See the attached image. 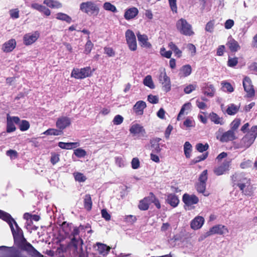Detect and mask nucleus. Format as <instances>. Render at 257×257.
<instances>
[{
    "label": "nucleus",
    "mask_w": 257,
    "mask_h": 257,
    "mask_svg": "<svg viewBox=\"0 0 257 257\" xmlns=\"http://www.w3.org/2000/svg\"><path fill=\"white\" fill-rule=\"evenodd\" d=\"M216 138L222 143L232 141L236 139L235 132L232 130H229L222 134L216 133Z\"/></svg>",
    "instance_id": "9b49d317"
},
{
    "label": "nucleus",
    "mask_w": 257,
    "mask_h": 257,
    "mask_svg": "<svg viewBox=\"0 0 257 257\" xmlns=\"http://www.w3.org/2000/svg\"><path fill=\"white\" fill-rule=\"evenodd\" d=\"M183 202L187 206L197 204L199 201L198 198L195 195L185 194L182 197Z\"/></svg>",
    "instance_id": "dca6fc26"
},
{
    "label": "nucleus",
    "mask_w": 257,
    "mask_h": 257,
    "mask_svg": "<svg viewBox=\"0 0 257 257\" xmlns=\"http://www.w3.org/2000/svg\"><path fill=\"white\" fill-rule=\"evenodd\" d=\"M146 107V103L142 100L138 101L133 107L134 112L138 115H141L144 113V109Z\"/></svg>",
    "instance_id": "412c9836"
},
{
    "label": "nucleus",
    "mask_w": 257,
    "mask_h": 257,
    "mask_svg": "<svg viewBox=\"0 0 257 257\" xmlns=\"http://www.w3.org/2000/svg\"><path fill=\"white\" fill-rule=\"evenodd\" d=\"M74 154L78 158H83L86 155V152L81 148H78L74 150Z\"/></svg>",
    "instance_id": "09e8293b"
},
{
    "label": "nucleus",
    "mask_w": 257,
    "mask_h": 257,
    "mask_svg": "<svg viewBox=\"0 0 257 257\" xmlns=\"http://www.w3.org/2000/svg\"><path fill=\"white\" fill-rule=\"evenodd\" d=\"M21 249L17 248L15 247H8L6 246H0V251L4 250L6 249H9V251L10 253V255L9 257H28L26 254L24 252V250H25L23 249L21 245H23L24 244H19L16 243ZM26 251H27L26 250Z\"/></svg>",
    "instance_id": "6e6552de"
},
{
    "label": "nucleus",
    "mask_w": 257,
    "mask_h": 257,
    "mask_svg": "<svg viewBox=\"0 0 257 257\" xmlns=\"http://www.w3.org/2000/svg\"><path fill=\"white\" fill-rule=\"evenodd\" d=\"M125 37L127 44L131 43V42H134L136 41V37L134 32L130 29L126 31L125 33Z\"/></svg>",
    "instance_id": "473e14b6"
},
{
    "label": "nucleus",
    "mask_w": 257,
    "mask_h": 257,
    "mask_svg": "<svg viewBox=\"0 0 257 257\" xmlns=\"http://www.w3.org/2000/svg\"><path fill=\"white\" fill-rule=\"evenodd\" d=\"M240 124V119L239 118H235L231 123V130L235 132Z\"/></svg>",
    "instance_id": "5fc2aeb1"
},
{
    "label": "nucleus",
    "mask_w": 257,
    "mask_h": 257,
    "mask_svg": "<svg viewBox=\"0 0 257 257\" xmlns=\"http://www.w3.org/2000/svg\"><path fill=\"white\" fill-rule=\"evenodd\" d=\"M0 218L7 222L11 227L15 243L24 244L21 248L27 251L28 253L34 257H43L30 243L24 238L22 230L19 227L16 221L11 215L0 210Z\"/></svg>",
    "instance_id": "f257e3e1"
},
{
    "label": "nucleus",
    "mask_w": 257,
    "mask_h": 257,
    "mask_svg": "<svg viewBox=\"0 0 257 257\" xmlns=\"http://www.w3.org/2000/svg\"><path fill=\"white\" fill-rule=\"evenodd\" d=\"M16 45L15 39H11L3 45L2 50L4 52H11L16 48Z\"/></svg>",
    "instance_id": "6ab92c4d"
},
{
    "label": "nucleus",
    "mask_w": 257,
    "mask_h": 257,
    "mask_svg": "<svg viewBox=\"0 0 257 257\" xmlns=\"http://www.w3.org/2000/svg\"><path fill=\"white\" fill-rule=\"evenodd\" d=\"M148 100L152 104H156L159 101V97L156 95L150 94L148 96Z\"/></svg>",
    "instance_id": "680f3d73"
},
{
    "label": "nucleus",
    "mask_w": 257,
    "mask_h": 257,
    "mask_svg": "<svg viewBox=\"0 0 257 257\" xmlns=\"http://www.w3.org/2000/svg\"><path fill=\"white\" fill-rule=\"evenodd\" d=\"M196 87V84H190L184 86V91L186 94H189L191 93L193 90H195Z\"/></svg>",
    "instance_id": "49530a36"
},
{
    "label": "nucleus",
    "mask_w": 257,
    "mask_h": 257,
    "mask_svg": "<svg viewBox=\"0 0 257 257\" xmlns=\"http://www.w3.org/2000/svg\"><path fill=\"white\" fill-rule=\"evenodd\" d=\"M132 167L134 169H137L140 167V161L137 158H134L133 159L132 162Z\"/></svg>",
    "instance_id": "69168bd1"
},
{
    "label": "nucleus",
    "mask_w": 257,
    "mask_h": 257,
    "mask_svg": "<svg viewBox=\"0 0 257 257\" xmlns=\"http://www.w3.org/2000/svg\"><path fill=\"white\" fill-rule=\"evenodd\" d=\"M204 223V219L203 217L196 216L191 221V227L194 230L198 229L202 226Z\"/></svg>",
    "instance_id": "4be33fe9"
},
{
    "label": "nucleus",
    "mask_w": 257,
    "mask_h": 257,
    "mask_svg": "<svg viewBox=\"0 0 257 257\" xmlns=\"http://www.w3.org/2000/svg\"><path fill=\"white\" fill-rule=\"evenodd\" d=\"M192 69L190 65H184L180 70L179 75L181 77H186L191 74Z\"/></svg>",
    "instance_id": "f704fd0d"
},
{
    "label": "nucleus",
    "mask_w": 257,
    "mask_h": 257,
    "mask_svg": "<svg viewBox=\"0 0 257 257\" xmlns=\"http://www.w3.org/2000/svg\"><path fill=\"white\" fill-rule=\"evenodd\" d=\"M96 245L98 247L97 250L100 254L104 256L108 254L110 249L109 246L99 242L97 243Z\"/></svg>",
    "instance_id": "7c9ffc66"
},
{
    "label": "nucleus",
    "mask_w": 257,
    "mask_h": 257,
    "mask_svg": "<svg viewBox=\"0 0 257 257\" xmlns=\"http://www.w3.org/2000/svg\"><path fill=\"white\" fill-rule=\"evenodd\" d=\"M71 123L70 119L66 116L59 118L56 123V126L62 131L63 130L68 126Z\"/></svg>",
    "instance_id": "a211bd4d"
},
{
    "label": "nucleus",
    "mask_w": 257,
    "mask_h": 257,
    "mask_svg": "<svg viewBox=\"0 0 257 257\" xmlns=\"http://www.w3.org/2000/svg\"><path fill=\"white\" fill-rule=\"evenodd\" d=\"M93 47V44L90 41L89 36H88V40L85 46L84 53L86 54L90 53Z\"/></svg>",
    "instance_id": "a18cd8bd"
},
{
    "label": "nucleus",
    "mask_w": 257,
    "mask_h": 257,
    "mask_svg": "<svg viewBox=\"0 0 257 257\" xmlns=\"http://www.w3.org/2000/svg\"><path fill=\"white\" fill-rule=\"evenodd\" d=\"M208 148L209 146L207 144L203 145L201 143H198L196 145V150L201 153L206 151Z\"/></svg>",
    "instance_id": "603ef678"
},
{
    "label": "nucleus",
    "mask_w": 257,
    "mask_h": 257,
    "mask_svg": "<svg viewBox=\"0 0 257 257\" xmlns=\"http://www.w3.org/2000/svg\"><path fill=\"white\" fill-rule=\"evenodd\" d=\"M130 132L134 136H138L140 137H146V132L144 127L139 123H133L130 128Z\"/></svg>",
    "instance_id": "9d476101"
},
{
    "label": "nucleus",
    "mask_w": 257,
    "mask_h": 257,
    "mask_svg": "<svg viewBox=\"0 0 257 257\" xmlns=\"http://www.w3.org/2000/svg\"><path fill=\"white\" fill-rule=\"evenodd\" d=\"M228 232L227 228L224 225L218 224L213 226L209 231L206 232L204 234V237H207L215 234L223 235Z\"/></svg>",
    "instance_id": "1a4fd4ad"
},
{
    "label": "nucleus",
    "mask_w": 257,
    "mask_h": 257,
    "mask_svg": "<svg viewBox=\"0 0 257 257\" xmlns=\"http://www.w3.org/2000/svg\"><path fill=\"white\" fill-rule=\"evenodd\" d=\"M92 202L89 194H86L84 199V206L87 210H90L92 208Z\"/></svg>",
    "instance_id": "c9c22d12"
},
{
    "label": "nucleus",
    "mask_w": 257,
    "mask_h": 257,
    "mask_svg": "<svg viewBox=\"0 0 257 257\" xmlns=\"http://www.w3.org/2000/svg\"><path fill=\"white\" fill-rule=\"evenodd\" d=\"M209 118L210 120L216 124L223 125L224 121L222 117H220L216 113L211 112L209 115Z\"/></svg>",
    "instance_id": "cd10ccee"
},
{
    "label": "nucleus",
    "mask_w": 257,
    "mask_h": 257,
    "mask_svg": "<svg viewBox=\"0 0 257 257\" xmlns=\"http://www.w3.org/2000/svg\"><path fill=\"white\" fill-rule=\"evenodd\" d=\"M234 21L232 20L228 19L226 21L225 24H224V27L226 29H231L233 26L234 25Z\"/></svg>",
    "instance_id": "774afa93"
},
{
    "label": "nucleus",
    "mask_w": 257,
    "mask_h": 257,
    "mask_svg": "<svg viewBox=\"0 0 257 257\" xmlns=\"http://www.w3.org/2000/svg\"><path fill=\"white\" fill-rule=\"evenodd\" d=\"M138 40L139 44L141 47H145L147 48H150L152 45L148 41V37L146 34H141L139 32L137 34Z\"/></svg>",
    "instance_id": "aec40b11"
},
{
    "label": "nucleus",
    "mask_w": 257,
    "mask_h": 257,
    "mask_svg": "<svg viewBox=\"0 0 257 257\" xmlns=\"http://www.w3.org/2000/svg\"><path fill=\"white\" fill-rule=\"evenodd\" d=\"M149 202L148 199L144 198L140 201L139 208L141 210H146L149 207Z\"/></svg>",
    "instance_id": "79ce46f5"
},
{
    "label": "nucleus",
    "mask_w": 257,
    "mask_h": 257,
    "mask_svg": "<svg viewBox=\"0 0 257 257\" xmlns=\"http://www.w3.org/2000/svg\"><path fill=\"white\" fill-rule=\"evenodd\" d=\"M166 201L167 203L173 207L177 206L179 203V200L178 197L174 194H169L167 196Z\"/></svg>",
    "instance_id": "bb28decb"
},
{
    "label": "nucleus",
    "mask_w": 257,
    "mask_h": 257,
    "mask_svg": "<svg viewBox=\"0 0 257 257\" xmlns=\"http://www.w3.org/2000/svg\"><path fill=\"white\" fill-rule=\"evenodd\" d=\"M183 124L186 127H194L195 125L194 121L192 118H187Z\"/></svg>",
    "instance_id": "bf43d9fd"
},
{
    "label": "nucleus",
    "mask_w": 257,
    "mask_h": 257,
    "mask_svg": "<svg viewBox=\"0 0 257 257\" xmlns=\"http://www.w3.org/2000/svg\"><path fill=\"white\" fill-rule=\"evenodd\" d=\"M214 27V20H211L206 24L205 31L209 33H212L213 32Z\"/></svg>",
    "instance_id": "864d4df0"
},
{
    "label": "nucleus",
    "mask_w": 257,
    "mask_h": 257,
    "mask_svg": "<svg viewBox=\"0 0 257 257\" xmlns=\"http://www.w3.org/2000/svg\"><path fill=\"white\" fill-rule=\"evenodd\" d=\"M176 27L177 31L182 35L191 36L194 34L192 26L183 18L177 21Z\"/></svg>",
    "instance_id": "20e7f679"
},
{
    "label": "nucleus",
    "mask_w": 257,
    "mask_h": 257,
    "mask_svg": "<svg viewBox=\"0 0 257 257\" xmlns=\"http://www.w3.org/2000/svg\"><path fill=\"white\" fill-rule=\"evenodd\" d=\"M123 120V117L119 114L115 115L112 120L113 123L114 125L120 124Z\"/></svg>",
    "instance_id": "4d7b16f0"
},
{
    "label": "nucleus",
    "mask_w": 257,
    "mask_h": 257,
    "mask_svg": "<svg viewBox=\"0 0 257 257\" xmlns=\"http://www.w3.org/2000/svg\"><path fill=\"white\" fill-rule=\"evenodd\" d=\"M56 18L59 20L65 21L69 24L72 22V18L68 15L63 13H57L56 15Z\"/></svg>",
    "instance_id": "72a5a7b5"
},
{
    "label": "nucleus",
    "mask_w": 257,
    "mask_h": 257,
    "mask_svg": "<svg viewBox=\"0 0 257 257\" xmlns=\"http://www.w3.org/2000/svg\"><path fill=\"white\" fill-rule=\"evenodd\" d=\"M83 243V240L79 236L73 237L70 242L71 245L74 247L75 250H77L79 247H80V249L82 250Z\"/></svg>",
    "instance_id": "a878e982"
},
{
    "label": "nucleus",
    "mask_w": 257,
    "mask_h": 257,
    "mask_svg": "<svg viewBox=\"0 0 257 257\" xmlns=\"http://www.w3.org/2000/svg\"><path fill=\"white\" fill-rule=\"evenodd\" d=\"M238 106L233 104H231L228 105L226 109V112L229 115H234L238 111Z\"/></svg>",
    "instance_id": "ea45409f"
},
{
    "label": "nucleus",
    "mask_w": 257,
    "mask_h": 257,
    "mask_svg": "<svg viewBox=\"0 0 257 257\" xmlns=\"http://www.w3.org/2000/svg\"><path fill=\"white\" fill-rule=\"evenodd\" d=\"M207 171L204 170L200 175L198 182L196 185V188L199 193L203 194L204 196H208L209 193H205L206 182L207 180Z\"/></svg>",
    "instance_id": "0eeeda50"
},
{
    "label": "nucleus",
    "mask_w": 257,
    "mask_h": 257,
    "mask_svg": "<svg viewBox=\"0 0 257 257\" xmlns=\"http://www.w3.org/2000/svg\"><path fill=\"white\" fill-rule=\"evenodd\" d=\"M6 155L10 157L12 160L15 159L18 157V154L15 150H10L7 151Z\"/></svg>",
    "instance_id": "13d9d810"
},
{
    "label": "nucleus",
    "mask_w": 257,
    "mask_h": 257,
    "mask_svg": "<svg viewBox=\"0 0 257 257\" xmlns=\"http://www.w3.org/2000/svg\"><path fill=\"white\" fill-rule=\"evenodd\" d=\"M143 83L145 85L149 87L151 89L155 88L153 81L152 79V77L150 75H147L144 79Z\"/></svg>",
    "instance_id": "a19ab883"
},
{
    "label": "nucleus",
    "mask_w": 257,
    "mask_h": 257,
    "mask_svg": "<svg viewBox=\"0 0 257 257\" xmlns=\"http://www.w3.org/2000/svg\"><path fill=\"white\" fill-rule=\"evenodd\" d=\"M254 191V189L253 188V186L251 185V183L249 184L248 186L245 187L244 188V189L242 190V193L246 196H251L253 194Z\"/></svg>",
    "instance_id": "37998d69"
},
{
    "label": "nucleus",
    "mask_w": 257,
    "mask_h": 257,
    "mask_svg": "<svg viewBox=\"0 0 257 257\" xmlns=\"http://www.w3.org/2000/svg\"><path fill=\"white\" fill-rule=\"evenodd\" d=\"M39 37V33L38 31H36L33 34H26L23 37L24 44L26 46L30 45L35 42Z\"/></svg>",
    "instance_id": "2eb2a0df"
},
{
    "label": "nucleus",
    "mask_w": 257,
    "mask_h": 257,
    "mask_svg": "<svg viewBox=\"0 0 257 257\" xmlns=\"http://www.w3.org/2000/svg\"><path fill=\"white\" fill-rule=\"evenodd\" d=\"M80 10L90 16L96 17L99 13V6L92 1L83 2L80 5Z\"/></svg>",
    "instance_id": "7ed1b4c3"
},
{
    "label": "nucleus",
    "mask_w": 257,
    "mask_h": 257,
    "mask_svg": "<svg viewBox=\"0 0 257 257\" xmlns=\"http://www.w3.org/2000/svg\"><path fill=\"white\" fill-rule=\"evenodd\" d=\"M192 148V145L189 142H186L185 143L184 145V152L187 158H189L190 157Z\"/></svg>",
    "instance_id": "e433bc0d"
},
{
    "label": "nucleus",
    "mask_w": 257,
    "mask_h": 257,
    "mask_svg": "<svg viewBox=\"0 0 257 257\" xmlns=\"http://www.w3.org/2000/svg\"><path fill=\"white\" fill-rule=\"evenodd\" d=\"M94 70V68H91L90 66L81 69H74L71 75L76 79H83L90 76Z\"/></svg>",
    "instance_id": "423d86ee"
},
{
    "label": "nucleus",
    "mask_w": 257,
    "mask_h": 257,
    "mask_svg": "<svg viewBox=\"0 0 257 257\" xmlns=\"http://www.w3.org/2000/svg\"><path fill=\"white\" fill-rule=\"evenodd\" d=\"M243 86L244 91L247 93L248 97H251L254 95V90L251 84V81L248 77H245L243 80Z\"/></svg>",
    "instance_id": "ddd939ff"
},
{
    "label": "nucleus",
    "mask_w": 257,
    "mask_h": 257,
    "mask_svg": "<svg viewBox=\"0 0 257 257\" xmlns=\"http://www.w3.org/2000/svg\"><path fill=\"white\" fill-rule=\"evenodd\" d=\"M226 45L232 52H235L240 48L238 43L234 39H231Z\"/></svg>",
    "instance_id": "c756f323"
},
{
    "label": "nucleus",
    "mask_w": 257,
    "mask_h": 257,
    "mask_svg": "<svg viewBox=\"0 0 257 257\" xmlns=\"http://www.w3.org/2000/svg\"><path fill=\"white\" fill-rule=\"evenodd\" d=\"M63 134V132L59 130H57L55 128H49L44 132L43 134L45 135H54V136H59Z\"/></svg>",
    "instance_id": "58836bf2"
},
{
    "label": "nucleus",
    "mask_w": 257,
    "mask_h": 257,
    "mask_svg": "<svg viewBox=\"0 0 257 257\" xmlns=\"http://www.w3.org/2000/svg\"><path fill=\"white\" fill-rule=\"evenodd\" d=\"M151 144L152 153L158 154L161 152V149L160 147V145L159 144L154 143V139L151 141Z\"/></svg>",
    "instance_id": "c03bdc74"
},
{
    "label": "nucleus",
    "mask_w": 257,
    "mask_h": 257,
    "mask_svg": "<svg viewBox=\"0 0 257 257\" xmlns=\"http://www.w3.org/2000/svg\"><path fill=\"white\" fill-rule=\"evenodd\" d=\"M19 123L20 130L21 131H26L30 127L29 122L27 120H23Z\"/></svg>",
    "instance_id": "de8ad7c7"
},
{
    "label": "nucleus",
    "mask_w": 257,
    "mask_h": 257,
    "mask_svg": "<svg viewBox=\"0 0 257 257\" xmlns=\"http://www.w3.org/2000/svg\"><path fill=\"white\" fill-rule=\"evenodd\" d=\"M160 53L163 56L167 58H170L172 54L171 51H166L165 48L161 49Z\"/></svg>",
    "instance_id": "052dcab7"
},
{
    "label": "nucleus",
    "mask_w": 257,
    "mask_h": 257,
    "mask_svg": "<svg viewBox=\"0 0 257 257\" xmlns=\"http://www.w3.org/2000/svg\"><path fill=\"white\" fill-rule=\"evenodd\" d=\"M59 161V155L56 154H53L51 158V162L53 165H55Z\"/></svg>",
    "instance_id": "338daca9"
},
{
    "label": "nucleus",
    "mask_w": 257,
    "mask_h": 257,
    "mask_svg": "<svg viewBox=\"0 0 257 257\" xmlns=\"http://www.w3.org/2000/svg\"><path fill=\"white\" fill-rule=\"evenodd\" d=\"M222 85V89L224 92L228 93L232 92L234 91V88L230 83L225 81H222L221 83Z\"/></svg>",
    "instance_id": "4c0bfd02"
},
{
    "label": "nucleus",
    "mask_w": 257,
    "mask_h": 257,
    "mask_svg": "<svg viewBox=\"0 0 257 257\" xmlns=\"http://www.w3.org/2000/svg\"><path fill=\"white\" fill-rule=\"evenodd\" d=\"M230 162V160H225L222 164L214 169V173L218 176L223 174L229 170Z\"/></svg>",
    "instance_id": "f3484780"
},
{
    "label": "nucleus",
    "mask_w": 257,
    "mask_h": 257,
    "mask_svg": "<svg viewBox=\"0 0 257 257\" xmlns=\"http://www.w3.org/2000/svg\"><path fill=\"white\" fill-rule=\"evenodd\" d=\"M116 165L120 168L124 167L125 166V162L123 158L120 157L115 158Z\"/></svg>",
    "instance_id": "3c124183"
},
{
    "label": "nucleus",
    "mask_w": 257,
    "mask_h": 257,
    "mask_svg": "<svg viewBox=\"0 0 257 257\" xmlns=\"http://www.w3.org/2000/svg\"><path fill=\"white\" fill-rule=\"evenodd\" d=\"M43 3L51 9H60L62 8V4L55 0H44Z\"/></svg>",
    "instance_id": "c85d7f7f"
},
{
    "label": "nucleus",
    "mask_w": 257,
    "mask_h": 257,
    "mask_svg": "<svg viewBox=\"0 0 257 257\" xmlns=\"http://www.w3.org/2000/svg\"><path fill=\"white\" fill-rule=\"evenodd\" d=\"M159 79L160 82L163 85V88L164 91L168 92L171 90V83L170 78L166 75V73L164 70L161 72Z\"/></svg>",
    "instance_id": "f8f14e48"
},
{
    "label": "nucleus",
    "mask_w": 257,
    "mask_h": 257,
    "mask_svg": "<svg viewBox=\"0 0 257 257\" xmlns=\"http://www.w3.org/2000/svg\"><path fill=\"white\" fill-rule=\"evenodd\" d=\"M74 176L76 181H77L79 182H84L86 179L85 176H84L83 174L81 173H74Z\"/></svg>",
    "instance_id": "6e6d98bb"
},
{
    "label": "nucleus",
    "mask_w": 257,
    "mask_h": 257,
    "mask_svg": "<svg viewBox=\"0 0 257 257\" xmlns=\"http://www.w3.org/2000/svg\"><path fill=\"white\" fill-rule=\"evenodd\" d=\"M232 181L233 183V186L236 185L241 191L244 189L245 187H248L250 184V180L241 173H235L231 177Z\"/></svg>",
    "instance_id": "39448f33"
},
{
    "label": "nucleus",
    "mask_w": 257,
    "mask_h": 257,
    "mask_svg": "<svg viewBox=\"0 0 257 257\" xmlns=\"http://www.w3.org/2000/svg\"><path fill=\"white\" fill-rule=\"evenodd\" d=\"M58 146L62 149L71 150L76 148L80 146L79 142L64 143L59 142Z\"/></svg>",
    "instance_id": "393cba45"
},
{
    "label": "nucleus",
    "mask_w": 257,
    "mask_h": 257,
    "mask_svg": "<svg viewBox=\"0 0 257 257\" xmlns=\"http://www.w3.org/2000/svg\"><path fill=\"white\" fill-rule=\"evenodd\" d=\"M104 53L109 57H112L115 55V52L112 48L105 47L104 48Z\"/></svg>",
    "instance_id": "e2e57ef3"
},
{
    "label": "nucleus",
    "mask_w": 257,
    "mask_h": 257,
    "mask_svg": "<svg viewBox=\"0 0 257 257\" xmlns=\"http://www.w3.org/2000/svg\"><path fill=\"white\" fill-rule=\"evenodd\" d=\"M191 104L190 102L185 103L182 107L178 115L177 119L179 120L182 115L187 114L191 109Z\"/></svg>",
    "instance_id": "2f4dec72"
},
{
    "label": "nucleus",
    "mask_w": 257,
    "mask_h": 257,
    "mask_svg": "<svg viewBox=\"0 0 257 257\" xmlns=\"http://www.w3.org/2000/svg\"><path fill=\"white\" fill-rule=\"evenodd\" d=\"M138 13V9L136 7H132L126 10L124 17L126 20H130L135 18Z\"/></svg>",
    "instance_id": "5701e85b"
},
{
    "label": "nucleus",
    "mask_w": 257,
    "mask_h": 257,
    "mask_svg": "<svg viewBox=\"0 0 257 257\" xmlns=\"http://www.w3.org/2000/svg\"><path fill=\"white\" fill-rule=\"evenodd\" d=\"M177 0H169V5L171 10L173 12L177 13Z\"/></svg>",
    "instance_id": "0e129e2a"
},
{
    "label": "nucleus",
    "mask_w": 257,
    "mask_h": 257,
    "mask_svg": "<svg viewBox=\"0 0 257 257\" xmlns=\"http://www.w3.org/2000/svg\"><path fill=\"white\" fill-rule=\"evenodd\" d=\"M202 91L205 95L212 97L214 95L215 89L213 85L209 83L208 84H206V86L203 87Z\"/></svg>",
    "instance_id": "b1692460"
},
{
    "label": "nucleus",
    "mask_w": 257,
    "mask_h": 257,
    "mask_svg": "<svg viewBox=\"0 0 257 257\" xmlns=\"http://www.w3.org/2000/svg\"><path fill=\"white\" fill-rule=\"evenodd\" d=\"M257 137V125L251 127L249 132L242 138L240 143L237 145V148L246 149L254 142Z\"/></svg>",
    "instance_id": "f03ea898"
},
{
    "label": "nucleus",
    "mask_w": 257,
    "mask_h": 257,
    "mask_svg": "<svg viewBox=\"0 0 257 257\" xmlns=\"http://www.w3.org/2000/svg\"><path fill=\"white\" fill-rule=\"evenodd\" d=\"M20 121V118L17 116H7V132L12 133L14 132L16 128L14 123L18 124Z\"/></svg>",
    "instance_id": "4468645a"
},
{
    "label": "nucleus",
    "mask_w": 257,
    "mask_h": 257,
    "mask_svg": "<svg viewBox=\"0 0 257 257\" xmlns=\"http://www.w3.org/2000/svg\"><path fill=\"white\" fill-rule=\"evenodd\" d=\"M104 9L106 11H109L112 12H116V7L110 3L106 2L103 5Z\"/></svg>",
    "instance_id": "8fccbe9b"
}]
</instances>
